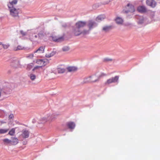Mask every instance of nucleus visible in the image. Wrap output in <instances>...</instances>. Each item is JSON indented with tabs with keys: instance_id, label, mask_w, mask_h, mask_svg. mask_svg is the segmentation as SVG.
I'll return each instance as SVG.
<instances>
[{
	"instance_id": "f704fd0d",
	"label": "nucleus",
	"mask_w": 160,
	"mask_h": 160,
	"mask_svg": "<svg viewBox=\"0 0 160 160\" xmlns=\"http://www.w3.org/2000/svg\"><path fill=\"white\" fill-rule=\"evenodd\" d=\"M21 32L23 35H25V34L24 33H22V31H21Z\"/></svg>"
},
{
	"instance_id": "2f4dec72",
	"label": "nucleus",
	"mask_w": 160,
	"mask_h": 160,
	"mask_svg": "<svg viewBox=\"0 0 160 160\" xmlns=\"http://www.w3.org/2000/svg\"><path fill=\"white\" fill-rule=\"evenodd\" d=\"M14 117L13 115L12 114H10L8 117L9 119H13Z\"/></svg>"
},
{
	"instance_id": "4be33fe9",
	"label": "nucleus",
	"mask_w": 160,
	"mask_h": 160,
	"mask_svg": "<svg viewBox=\"0 0 160 160\" xmlns=\"http://www.w3.org/2000/svg\"><path fill=\"white\" fill-rule=\"evenodd\" d=\"M2 141L4 142L5 144H9L11 145V140L6 138L3 139Z\"/></svg>"
},
{
	"instance_id": "7c9ffc66",
	"label": "nucleus",
	"mask_w": 160,
	"mask_h": 160,
	"mask_svg": "<svg viewBox=\"0 0 160 160\" xmlns=\"http://www.w3.org/2000/svg\"><path fill=\"white\" fill-rule=\"evenodd\" d=\"M2 46L3 48L4 49H7L9 46V45L8 44H2Z\"/></svg>"
},
{
	"instance_id": "c756f323",
	"label": "nucleus",
	"mask_w": 160,
	"mask_h": 160,
	"mask_svg": "<svg viewBox=\"0 0 160 160\" xmlns=\"http://www.w3.org/2000/svg\"><path fill=\"white\" fill-rule=\"evenodd\" d=\"M62 50L64 51H67L69 50V48L68 46H65L62 48Z\"/></svg>"
},
{
	"instance_id": "f8f14e48",
	"label": "nucleus",
	"mask_w": 160,
	"mask_h": 160,
	"mask_svg": "<svg viewBox=\"0 0 160 160\" xmlns=\"http://www.w3.org/2000/svg\"><path fill=\"white\" fill-rule=\"evenodd\" d=\"M91 83L98 82V79L97 78L96 74L89 76Z\"/></svg>"
},
{
	"instance_id": "4468645a",
	"label": "nucleus",
	"mask_w": 160,
	"mask_h": 160,
	"mask_svg": "<svg viewBox=\"0 0 160 160\" xmlns=\"http://www.w3.org/2000/svg\"><path fill=\"white\" fill-rule=\"evenodd\" d=\"M66 124L68 128L71 129H74L75 126V123L72 122H68Z\"/></svg>"
},
{
	"instance_id": "412c9836",
	"label": "nucleus",
	"mask_w": 160,
	"mask_h": 160,
	"mask_svg": "<svg viewBox=\"0 0 160 160\" xmlns=\"http://www.w3.org/2000/svg\"><path fill=\"white\" fill-rule=\"evenodd\" d=\"M106 75V74L103 73H101L98 75H96L97 78L98 79V82L99 80V79L102 78L105 76Z\"/></svg>"
},
{
	"instance_id": "b1692460",
	"label": "nucleus",
	"mask_w": 160,
	"mask_h": 160,
	"mask_svg": "<svg viewBox=\"0 0 160 160\" xmlns=\"http://www.w3.org/2000/svg\"><path fill=\"white\" fill-rule=\"evenodd\" d=\"M48 121L47 120V118L46 117H43L41 118L40 121L39 123H44Z\"/></svg>"
},
{
	"instance_id": "20e7f679",
	"label": "nucleus",
	"mask_w": 160,
	"mask_h": 160,
	"mask_svg": "<svg viewBox=\"0 0 160 160\" xmlns=\"http://www.w3.org/2000/svg\"><path fill=\"white\" fill-rule=\"evenodd\" d=\"M119 78V77L118 76L114 77H112L108 79L104 83L105 85H108L112 83H115L118 82Z\"/></svg>"
},
{
	"instance_id": "72a5a7b5",
	"label": "nucleus",
	"mask_w": 160,
	"mask_h": 160,
	"mask_svg": "<svg viewBox=\"0 0 160 160\" xmlns=\"http://www.w3.org/2000/svg\"><path fill=\"white\" fill-rule=\"evenodd\" d=\"M29 57L30 58H32L33 57V54H31L29 55Z\"/></svg>"
},
{
	"instance_id": "6ab92c4d",
	"label": "nucleus",
	"mask_w": 160,
	"mask_h": 160,
	"mask_svg": "<svg viewBox=\"0 0 160 160\" xmlns=\"http://www.w3.org/2000/svg\"><path fill=\"white\" fill-rule=\"evenodd\" d=\"M68 71L69 72H75L77 70V68L74 67H70L67 68Z\"/></svg>"
},
{
	"instance_id": "e433bc0d",
	"label": "nucleus",
	"mask_w": 160,
	"mask_h": 160,
	"mask_svg": "<svg viewBox=\"0 0 160 160\" xmlns=\"http://www.w3.org/2000/svg\"><path fill=\"white\" fill-rule=\"evenodd\" d=\"M35 38H37V35H35Z\"/></svg>"
},
{
	"instance_id": "aec40b11",
	"label": "nucleus",
	"mask_w": 160,
	"mask_h": 160,
	"mask_svg": "<svg viewBox=\"0 0 160 160\" xmlns=\"http://www.w3.org/2000/svg\"><path fill=\"white\" fill-rule=\"evenodd\" d=\"M16 128H13L11 129L9 132L8 134L10 136H14L15 133V129Z\"/></svg>"
},
{
	"instance_id": "f03ea898",
	"label": "nucleus",
	"mask_w": 160,
	"mask_h": 160,
	"mask_svg": "<svg viewBox=\"0 0 160 160\" xmlns=\"http://www.w3.org/2000/svg\"><path fill=\"white\" fill-rule=\"evenodd\" d=\"M17 0H13L9 1L7 4V6L10 12V14L12 17L18 16L19 9L16 8L15 6L17 4Z\"/></svg>"
},
{
	"instance_id": "c85d7f7f",
	"label": "nucleus",
	"mask_w": 160,
	"mask_h": 160,
	"mask_svg": "<svg viewBox=\"0 0 160 160\" xmlns=\"http://www.w3.org/2000/svg\"><path fill=\"white\" fill-rule=\"evenodd\" d=\"M29 77L32 80H34L36 78V76L33 74H31L30 75Z\"/></svg>"
},
{
	"instance_id": "bb28decb",
	"label": "nucleus",
	"mask_w": 160,
	"mask_h": 160,
	"mask_svg": "<svg viewBox=\"0 0 160 160\" xmlns=\"http://www.w3.org/2000/svg\"><path fill=\"white\" fill-rule=\"evenodd\" d=\"M57 71L58 73H62L64 72L65 69L63 68H57Z\"/></svg>"
},
{
	"instance_id": "9d476101",
	"label": "nucleus",
	"mask_w": 160,
	"mask_h": 160,
	"mask_svg": "<svg viewBox=\"0 0 160 160\" xmlns=\"http://www.w3.org/2000/svg\"><path fill=\"white\" fill-rule=\"evenodd\" d=\"M36 63L40 65L39 66L41 68L44 66L46 65V62L43 59H39L36 60Z\"/></svg>"
},
{
	"instance_id": "5701e85b",
	"label": "nucleus",
	"mask_w": 160,
	"mask_h": 160,
	"mask_svg": "<svg viewBox=\"0 0 160 160\" xmlns=\"http://www.w3.org/2000/svg\"><path fill=\"white\" fill-rule=\"evenodd\" d=\"M111 28V26H105L103 27L102 28V31L105 32H107Z\"/></svg>"
},
{
	"instance_id": "f3484780",
	"label": "nucleus",
	"mask_w": 160,
	"mask_h": 160,
	"mask_svg": "<svg viewBox=\"0 0 160 160\" xmlns=\"http://www.w3.org/2000/svg\"><path fill=\"white\" fill-rule=\"evenodd\" d=\"M116 21L118 24H122L123 22V20L120 17H117L116 19Z\"/></svg>"
},
{
	"instance_id": "473e14b6",
	"label": "nucleus",
	"mask_w": 160,
	"mask_h": 160,
	"mask_svg": "<svg viewBox=\"0 0 160 160\" xmlns=\"http://www.w3.org/2000/svg\"><path fill=\"white\" fill-rule=\"evenodd\" d=\"M39 68H41L39 66H36L32 70L34 71L36 69H38Z\"/></svg>"
},
{
	"instance_id": "6e6552de",
	"label": "nucleus",
	"mask_w": 160,
	"mask_h": 160,
	"mask_svg": "<svg viewBox=\"0 0 160 160\" xmlns=\"http://www.w3.org/2000/svg\"><path fill=\"white\" fill-rule=\"evenodd\" d=\"M146 3L148 6L152 8H154L156 5L157 3L154 0H147Z\"/></svg>"
},
{
	"instance_id": "dca6fc26",
	"label": "nucleus",
	"mask_w": 160,
	"mask_h": 160,
	"mask_svg": "<svg viewBox=\"0 0 160 160\" xmlns=\"http://www.w3.org/2000/svg\"><path fill=\"white\" fill-rule=\"evenodd\" d=\"M48 121L52 122L54 119V116L52 115H49L48 116L46 117Z\"/></svg>"
},
{
	"instance_id": "9b49d317",
	"label": "nucleus",
	"mask_w": 160,
	"mask_h": 160,
	"mask_svg": "<svg viewBox=\"0 0 160 160\" xmlns=\"http://www.w3.org/2000/svg\"><path fill=\"white\" fill-rule=\"evenodd\" d=\"M11 145H15L18 143V138L15 137H12L11 138Z\"/></svg>"
},
{
	"instance_id": "cd10ccee",
	"label": "nucleus",
	"mask_w": 160,
	"mask_h": 160,
	"mask_svg": "<svg viewBox=\"0 0 160 160\" xmlns=\"http://www.w3.org/2000/svg\"><path fill=\"white\" fill-rule=\"evenodd\" d=\"M33 66V63H31L28 64L27 67L26 69L28 70H30Z\"/></svg>"
},
{
	"instance_id": "0eeeda50",
	"label": "nucleus",
	"mask_w": 160,
	"mask_h": 160,
	"mask_svg": "<svg viewBox=\"0 0 160 160\" xmlns=\"http://www.w3.org/2000/svg\"><path fill=\"white\" fill-rule=\"evenodd\" d=\"M30 132L26 129H24L22 131L21 136L24 138H27L29 137Z\"/></svg>"
},
{
	"instance_id": "c9c22d12",
	"label": "nucleus",
	"mask_w": 160,
	"mask_h": 160,
	"mask_svg": "<svg viewBox=\"0 0 160 160\" xmlns=\"http://www.w3.org/2000/svg\"><path fill=\"white\" fill-rule=\"evenodd\" d=\"M2 44V43L1 42H0V45H1Z\"/></svg>"
},
{
	"instance_id": "ddd939ff",
	"label": "nucleus",
	"mask_w": 160,
	"mask_h": 160,
	"mask_svg": "<svg viewBox=\"0 0 160 160\" xmlns=\"http://www.w3.org/2000/svg\"><path fill=\"white\" fill-rule=\"evenodd\" d=\"M45 49V46H41L37 50L34 52V53H42L44 52Z\"/></svg>"
},
{
	"instance_id": "393cba45",
	"label": "nucleus",
	"mask_w": 160,
	"mask_h": 160,
	"mask_svg": "<svg viewBox=\"0 0 160 160\" xmlns=\"http://www.w3.org/2000/svg\"><path fill=\"white\" fill-rule=\"evenodd\" d=\"M83 82L84 83H91L89 76L84 78Z\"/></svg>"
},
{
	"instance_id": "7ed1b4c3",
	"label": "nucleus",
	"mask_w": 160,
	"mask_h": 160,
	"mask_svg": "<svg viewBox=\"0 0 160 160\" xmlns=\"http://www.w3.org/2000/svg\"><path fill=\"white\" fill-rule=\"evenodd\" d=\"M135 11L134 6L130 3H128L125 7L123 11L125 13L133 12Z\"/></svg>"
},
{
	"instance_id": "a211bd4d",
	"label": "nucleus",
	"mask_w": 160,
	"mask_h": 160,
	"mask_svg": "<svg viewBox=\"0 0 160 160\" xmlns=\"http://www.w3.org/2000/svg\"><path fill=\"white\" fill-rule=\"evenodd\" d=\"M24 48V47L21 45H18L17 47H14L13 48V50L15 51H17L20 50H22Z\"/></svg>"
},
{
	"instance_id": "1a4fd4ad",
	"label": "nucleus",
	"mask_w": 160,
	"mask_h": 160,
	"mask_svg": "<svg viewBox=\"0 0 160 160\" xmlns=\"http://www.w3.org/2000/svg\"><path fill=\"white\" fill-rule=\"evenodd\" d=\"M137 10L140 13H144L147 12V10L145 6H140L138 7Z\"/></svg>"
},
{
	"instance_id": "423d86ee",
	"label": "nucleus",
	"mask_w": 160,
	"mask_h": 160,
	"mask_svg": "<svg viewBox=\"0 0 160 160\" xmlns=\"http://www.w3.org/2000/svg\"><path fill=\"white\" fill-rule=\"evenodd\" d=\"M52 40L55 42H60L64 40L63 36H59L55 35H53L51 36Z\"/></svg>"
},
{
	"instance_id": "39448f33",
	"label": "nucleus",
	"mask_w": 160,
	"mask_h": 160,
	"mask_svg": "<svg viewBox=\"0 0 160 160\" xmlns=\"http://www.w3.org/2000/svg\"><path fill=\"white\" fill-rule=\"evenodd\" d=\"M87 25L89 28V30H91L97 26L96 23L92 20L88 21L87 23Z\"/></svg>"
},
{
	"instance_id": "2eb2a0df",
	"label": "nucleus",
	"mask_w": 160,
	"mask_h": 160,
	"mask_svg": "<svg viewBox=\"0 0 160 160\" xmlns=\"http://www.w3.org/2000/svg\"><path fill=\"white\" fill-rule=\"evenodd\" d=\"M105 18V16L104 15H100L98 16L96 18V21L98 22H100L102 21Z\"/></svg>"
},
{
	"instance_id": "f257e3e1",
	"label": "nucleus",
	"mask_w": 160,
	"mask_h": 160,
	"mask_svg": "<svg viewBox=\"0 0 160 160\" xmlns=\"http://www.w3.org/2000/svg\"><path fill=\"white\" fill-rule=\"evenodd\" d=\"M87 24L86 22L83 21H78L75 25V28L73 30V32L76 36H78L81 34H86L88 31L86 30H83V28Z\"/></svg>"
},
{
	"instance_id": "a878e982",
	"label": "nucleus",
	"mask_w": 160,
	"mask_h": 160,
	"mask_svg": "<svg viewBox=\"0 0 160 160\" xmlns=\"http://www.w3.org/2000/svg\"><path fill=\"white\" fill-rule=\"evenodd\" d=\"M8 131L9 129H0V134L6 133Z\"/></svg>"
}]
</instances>
